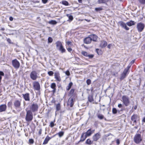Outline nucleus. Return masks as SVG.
<instances>
[{
  "instance_id": "f257e3e1",
  "label": "nucleus",
  "mask_w": 145,
  "mask_h": 145,
  "mask_svg": "<svg viewBox=\"0 0 145 145\" xmlns=\"http://www.w3.org/2000/svg\"><path fill=\"white\" fill-rule=\"evenodd\" d=\"M56 49L60 51L61 53H65L66 50L64 48L61 42L60 41H57L56 43Z\"/></svg>"
},
{
  "instance_id": "f03ea898",
  "label": "nucleus",
  "mask_w": 145,
  "mask_h": 145,
  "mask_svg": "<svg viewBox=\"0 0 145 145\" xmlns=\"http://www.w3.org/2000/svg\"><path fill=\"white\" fill-rule=\"evenodd\" d=\"M33 118V114L31 111L30 110H27L25 118L26 121L28 122H30L32 120Z\"/></svg>"
},
{
  "instance_id": "7ed1b4c3",
  "label": "nucleus",
  "mask_w": 145,
  "mask_h": 145,
  "mask_svg": "<svg viewBox=\"0 0 145 145\" xmlns=\"http://www.w3.org/2000/svg\"><path fill=\"white\" fill-rule=\"evenodd\" d=\"M134 141L136 144H140L142 140L141 135L139 134H136L134 137Z\"/></svg>"
},
{
  "instance_id": "20e7f679",
  "label": "nucleus",
  "mask_w": 145,
  "mask_h": 145,
  "mask_svg": "<svg viewBox=\"0 0 145 145\" xmlns=\"http://www.w3.org/2000/svg\"><path fill=\"white\" fill-rule=\"evenodd\" d=\"M39 74L35 71H33L30 74V78L33 80H36L39 77Z\"/></svg>"
},
{
  "instance_id": "39448f33",
  "label": "nucleus",
  "mask_w": 145,
  "mask_h": 145,
  "mask_svg": "<svg viewBox=\"0 0 145 145\" xmlns=\"http://www.w3.org/2000/svg\"><path fill=\"white\" fill-rule=\"evenodd\" d=\"M122 101L126 106H129L130 103L129 99L127 96L126 95H123L122 96Z\"/></svg>"
},
{
  "instance_id": "423d86ee",
  "label": "nucleus",
  "mask_w": 145,
  "mask_h": 145,
  "mask_svg": "<svg viewBox=\"0 0 145 145\" xmlns=\"http://www.w3.org/2000/svg\"><path fill=\"white\" fill-rule=\"evenodd\" d=\"M144 24L142 23L139 22L137 23V28L139 32H142L144 30Z\"/></svg>"
},
{
  "instance_id": "0eeeda50",
  "label": "nucleus",
  "mask_w": 145,
  "mask_h": 145,
  "mask_svg": "<svg viewBox=\"0 0 145 145\" xmlns=\"http://www.w3.org/2000/svg\"><path fill=\"white\" fill-rule=\"evenodd\" d=\"M34 89L37 91H39L40 89V85L39 82L37 81H34L33 83Z\"/></svg>"
},
{
  "instance_id": "6e6552de",
  "label": "nucleus",
  "mask_w": 145,
  "mask_h": 145,
  "mask_svg": "<svg viewBox=\"0 0 145 145\" xmlns=\"http://www.w3.org/2000/svg\"><path fill=\"white\" fill-rule=\"evenodd\" d=\"M12 64L14 67L16 69H18L20 66V63L17 59H14L12 60Z\"/></svg>"
},
{
  "instance_id": "1a4fd4ad",
  "label": "nucleus",
  "mask_w": 145,
  "mask_h": 145,
  "mask_svg": "<svg viewBox=\"0 0 145 145\" xmlns=\"http://www.w3.org/2000/svg\"><path fill=\"white\" fill-rule=\"evenodd\" d=\"M38 108V105L36 103H33L30 107V109L31 112H34L37 111Z\"/></svg>"
},
{
  "instance_id": "9d476101",
  "label": "nucleus",
  "mask_w": 145,
  "mask_h": 145,
  "mask_svg": "<svg viewBox=\"0 0 145 145\" xmlns=\"http://www.w3.org/2000/svg\"><path fill=\"white\" fill-rule=\"evenodd\" d=\"M137 117L138 116L137 114H134L131 116V120L133 121V125H134L135 124L136 125V124L137 123L136 120L137 119Z\"/></svg>"
},
{
  "instance_id": "9b49d317",
  "label": "nucleus",
  "mask_w": 145,
  "mask_h": 145,
  "mask_svg": "<svg viewBox=\"0 0 145 145\" xmlns=\"http://www.w3.org/2000/svg\"><path fill=\"white\" fill-rule=\"evenodd\" d=\"M14 104L16 108H19L20 106L21 101L19 100H16L14 101Z\"/></svg>"
},
{
  "instance_id": "f8f14e48",
  "label": "nucleus",
  "mask_w": 145,
  "mask_h": 145,
  "mask_svg": "<svg viewBox=\"0 0 145 145\" xmlns=\"http://www.w3.org/2000/svg\"><path fill=\"white\" fill-rule=\"evenodd\" d=\"M128 71V69H125L123 73L121 74V76L120 78L121 79H123L125 77L127 74Z\"/></svg>"
},
{
  "instance_id": "ddd939ff",
  "label": "nucleus",
  "mask_w": 145,
  "mask_h": 145,
  "mask_svg": "<svg viewBox=\"0 0 145 145\" xmlns=\"http://www.w3.org/2000/svg\"><path fill=\"white\" fill-rule=\"evenodd\" d=\"M23 97L25 101H29L30 100L29 94L27 93L25 94H23Z\"/></svg>"
},
{
  "instance_id": "4468645a",
  "label": "nucleus",
  "mask_w": 145,
  "mask_h": 145,
  "mask_svg": "<svg viewBox=\"0 0 145 145\" xmlns=\"http://www.w3.org/2000/svg\"><path fill=\"white\" fill-rule=\"evenodd\" d=\"M101 135L100 133H97L95 134L93 137V139L94 141H97L100 138Z\"/></svg>"
},
{
  "instance_id": "2eb2a0df",
  "label": "nucleus",
  "mask_w": 145,
  "mask_h": 145,
  "mask_svg": "<svg viewBox=\"0 0 145 145\" xmlns=\"http://www.w3.org/2000/svg\"><path fill=\"white\" fill-rule=\"evenodd\" d=\"M92 41L91 38L90 36L86 37L84 39V42L85 44H90Z\"/></svg>"
},
{
  "instance_id": "dca6fc26",
  "label": "nucleus",
  "mask_w": 145,
  "mask_h": 145,
  "mask_svg": "<svg viewBox=\"0 0 145 145\" xmlns=\"http://www.w3.org/2000/svg\"><path fill=\"white\" fill-rule=\"evenodd\" d=\"M74 102V99L72 98H70L68 102V105L72 107L73 105Z\"/></svg>"
},
{
  "instance_id": "f3484780",
  "label": "nucleus",
  "mask_w": 145,
  "mask_h": 145,
  "mask_svg": "<svg viewBox=\"0 0 145 145\" xmlns=\"http://www.w3.org/2000/svg\"><path fill=\"white\" fill-rule=\"evenodd\" d=\"M55 78L59 82H60L61 80L59 76V72H56L54 73Z\"/></svg>"
},
{
  "instance_id": "a211bd4d",
  "label": "nucleus",
  "mask_w": 145,
  "mask_h": 145,
  "mask_svg": "<svg viewBox=\"0 0 145 145\" xmlns=\"http://www.w3.org/2000/svg\"><path fill=\"white\" fill-rule=\"evenodd\" d=\"M94 131V130L91 131V129H90L86 132L84 133H85V135L87 137L91 135Z\"/></svg>"
},
{
  "instance_id": "6ab92c4d",
  "label": "nucleus",
  "mask_w": 145,
  "mask_h": 145,
  "mask_svg": "<svg viewBox=\"0 0 145 145\" xmlns=\"http://www.w3.org/2000/svg\"><path fill=\"white\" fill-rule=\"evenodd\" d=\"M7 107L6 105L5 104L0 105V112L5 111Z\"/></svg>"
},
{
  "instance_id": "aec40b11",
  "label": "nucleus",
  "mask_w": 145,
  "mask_h": 145,
  "mask_svg": "<svg viewBox=\"0 0 145 145\" xmlns=\"http://www.w3.org/2000/svg\"><path fill=\"white\" fill-rule=\"evenodd\" d=\"M51 88L53 89L52 91V92L54 93H55L56 91V85L55 83H53L51 84L50 86Z\"/></svg>"
},
{
  "instance_id": "412c9836",
  "label": "nucleus",
  "mask_w": 145,
  "mask_h": 145,
  "mask_svg": "<svg viewBox=\"0 0 145 145\" xmlns=\"http://www.w3.org/2000/svg\"><path fill=\"white\" fill-rule=\"evenodd\" d=\"M126 25V24L123 22H120V25L123 27L126 30H128L129 29V28L127 27Z\"/></svg>"
},
{
  "instance_id": "4be33fe9",
  "label": "nucleus",
  "mask_w": 145,
  "mask_h": 145,
  "mask_svg": "<svg viewBox=\"0 0 145 145\" xmlns=\"http://www.w3.org/2000/svg\"><path fill=\"white\" fill-rule=\"evenodd\" d=\"M91 39V40L94 41H96L97 40V37L95 35L93 34L90 35V36Z\"/></svg>"
},
{
  "instance_id": "5701e85b",
  "label": "nucleus",
  "mask_w": 145,
  "mask_h": 145,
  "mask_svg": "<svg viewBox=\"0 0 145 145\" xmlns=\"http://www.w3.org/2000/svg\"><path fill=\"white\" fill-rule=\"evenodd\" d=\"M107 45V42L105 41H101L100 44V46L102 48H103L106 46Z\"/></svg>"
},
{
  "instance_id": "b1692460",
  "label": "nucleus",
  "mask_w": 145,
  "mask_h": 145,
  "mask_svg": "<svg viewBox=\"0 0 145 145\" xmlns=\"http://www.w3.org/2000/svg\"><path fill=\"white\" fill-rule=\"evenodd\" d=\"M85 133H82L81 137V139L79 142L80 141H84L87 137L85 135Z\"/></svg>"
},
{
  "instance_id": "393cba45",
  "label": "nucleus",
  "mask_w": 145,
  "mask_h": 145,
  "mask_svg": "<svg viewBox=\"0 0 145 145\" xmlns=\"http://www.w3.org/2000/svg\"><path fill=\"white\" fill-rule=\"evenodd\" d=\"M51 138H50L48 136L46 137L45 138L43 143V144H46L48 143V141L51 139Z\"/></svg>"
},
{
  "instance_id": "a878e982",
  "label": "nucleus",
  "mask_w": 145,
  "mask_h": 145,
  "mask_svg": "<svg viewBox=\"0 0 145 145\" xmlns=\"http://www.w3.org/2000/svg\"><path fill=\"white\" fill-rule=\"evenodd\" d=\"M135 22L134 21H131L129 22H127L126 24L129 26H131L135 25Z\"/></svg>"
},
{
  "instance_id": "bb28decb",
  "label": "nucleus",
  "mask_w": 145,
  "mask_h": 145,
  "mask_svg": "<svg viewBox=\"0 0 145 145\" xmlns=\"http://www.w3.org/2000/svg\"><path fill=\"white\" fill-rule=\"evenodd\" d=\"M56 111H59L60 110L61 108L60 103H59L58 104H56Z\"/></svg>"
},
{
  "instance_id": "cd10ccee",
  "label": "nucleus",
  "mask_w": 145,
  "mask_h": 145,
  "mask_svg": "<svg viewBox=\"0 0 145 145\" xmlns=\"http://www.w3.org/2000/svg\"><path fill=\"white\" fill-rule=\"evenodd\" d=\"M73 83L71 82L69 83L68 86L66 88V90L67 91H69Z\"/></svg>"
},
{
  "instance_id": "c85d7f7f",
  "label": "nucleus",
  "mask_w": 145,
  "mask_h": 145,
  "mask_svg": "<svg viewBox=\"0 0 145 145\" xmlns=\"http://www.w3.org/2000/svg\"><path fill=\"white\" fill-rule=\"evenodd\" d=\"M64 133V131H61L57 133V134L58 135L59 138H61L63 136Z\"/></svg>"
},
{
  "instance_id": "c756f323",
  "label": "nucleus",
  "mask_w": 145,
  "mask_h": 145,
  "mask_svg": "<svg viewBox=\"0 0 145 145\" xmlns=\"http://www.w3.org/2000/svg\"><path fill=\"white\" fill-rule=\"evenodd\" d=\"M108 1L109 0H98V2L99 4L105 3Z\"/></svg>"
},
{
  "instance_id": "7c9ffc66",
  "label": "nucleus",
  "mask_w": 145,
  "mask_h": 145,
  "mask_svg": "<svg viewBox=\"0 0 145 145\" xmlns=\"http://www.w3.org/2000/svg\"><path fill=\"white\" fill-rule=\"evenodd\" d=\"M88 101L90 102H92L94 101L93 96L92 95H89L88 97Z\"/></svg>"
},
{
  "instance_id": "2f4dec72",
  "label": "nucleus",
  "mask_w": 145,
  "mask_h": 145,
  "mask_svg": "<svg viewBox=\"0 0 145 145\" xmlns=\"http://www.w3.org/2000/svg\"><path fill=\"white\" fill-rule=\"evenodd\" d=\"M49 24H52V25H55L57 23V22L54 20H52L49 22Z\"/></svg>"
},
{
  "instance_id": "473e14b6",
  "label": "nucleus",
  "mask_w": 145,
  "mask_h": 145,
  "mask_svg": "<svg viewBox=\"0 0 145 145\" xmlns=\"http://www.w3.org/2000/svg\"><path fill=\"white\" fill-rule=\"evenodd\" d=\"M97 117L100 120H102L104 118L103 115L101 114H98L97 115Z\"/></svg>"
},
{
  "instance_id": "72a5a7b5",
  "label": "nucleus",
  "mask_w": 145,
  "mask_h": 145,
  "mask_svg": "<svg viewBox=\"0 0 145 145\" xmlns=\"http://www.w3.org/2000/svg\"><path fill=\"white\" fill-rule=\"evenodd\" d=\"M93 142H92L89 138L86 141V143L88 144H91Z\"/></svg>"
},
{
  "instance_id": "f704fd0d",
  "label": "nucleus",
  "mask_w": 145,
  "mask_h": 145,
  "mask_svg": "<svg viewBox=\"0 0 145 145\" xmlns=\"http://www.w3.org/2000/svg\"><path fill=\"white\" fill-rule=\"evenodd\" d=\"M74 89H72L69 92V95L70 96H72L73 95L74 93Z\"/></svg>"
},
{
  "instance_id": "c9c22d12",
  "label": "nucleus",
  "mask_w": 145,
  "mask_h": 145,
  "mask_svg": "<svg viewBox=\"0 0 145 145\" xmlns=\"http://www.w3.org/2000/svg\"><path fill=\"white\" fill-rule=\"evenodd\" d=\"M110 135H112L110 133H109V134H107L104 135L103 137V140H104L105 139H106L107 137L109 136Z\"/></svg>"
},
{
  "instance_id": "e433bc0d",
  "label": "nucleus",
  "mask_w": 145,
  "mask_h": 145,
  "mask_svg": "<svg viewBox=\"0 0 145 145\" xmlns=\"http://www.w3.org/2000/svg\"><path fill=\"white\" fill-rule=\"evenodd\" d=\"M66 16L68 17L69 19L70 20L72 21L73 20V17L72 15H70L69 14H67Z\"/></svg>"
},
{
  "instance_id": "4c0bfd02",
  "label": "nucleus",
  "mask_w": 145,
  "mask_h": 145,
  "mask_svg": "<svg viewBox=\"0 0 145 145\" xmlns=\"http://www.w3.org/2000/svg\"><path fill=\"white\" fill-rule=\"evenodd\" d=\"M82 54L84 56L87 57L88 53L85 51H82L81 52Z\"/></svg>"
},
{
  "instance_id": "58836bf2",
  "label": "nucleus",
  "mask_w": 145,
  "mask_h": 145,
  "mask_svg": "<svg viewBox=\"0 0 145 145\" xmlns=\"http://www.w3.org/2000/svg\"><path fill=\"white\" fill-rule=\"evenodd\" d=\"M62 3L63 5L66 6H67L69 5V3L68 2L66 1H63L62 2Z\"/></svg>"
},
{
  "instance_id": "ea45409f",
  "label": "nucleus",
  "mask_w": 145,
  "mask_h": 145,
  "mask_svg": "<svg viewBox=\"0 0 145 145\" xmlns=\"http://www.w3.org/2000/svg\"><path fill=\"white\" fill-rule=\"evenodd\" d=\"M117 110L116 108H113L112 109V112L113 114H116L117 113Z\"/></svg>"
},
{
  "instance_id": "a19ab883",
  "label": "nucleus",
  "mask_w": 145,
  "mask_h": 145,
  "mask_svg": "<svg viewBox=\"0 0 145 145\" xmlns=\"http://www.w3.org/2000/svg\"><path fill=\"white\" fill-rule=\"evenodd\" d=\"M138 1L139 3L141 4H145V0H138Z\"/></svg>"
},
{
  "instance_id": "79ce46f5",
  "label": "nucleus",
  "mask_w": 145,
  "mask_h": 145,
  "mask_svg": "<svg viewBox=\"0 0 145 145\" xmlns=\"http://www.w3.org/2000/svg\"><path fill=\"white\" fill-rule=\"evenodd\" d=\"M86 82L87 85H89L91 84V81L90 79H88L87 80Z\"/></svg>"
},
{
  "instance_id": "37998d69",
  "label": "nucleus",
  "mask_w": 145,
  "mask_h": 145,
  "mask_svg": "<svg viewBox=\"0 0 145 145\" xmlns=\"http://www.w3.org/2000/svg\"><path fill=\"white\" fill-rule=\"evenodd\" d=\"M53 41V39L51 37H49L48 39V43H51Z\"/></svg>"
},
{
  "instance_id": "c03bdc74",
  "label": "nucleus",
  "mask_w": 145,
  "mask_h": 145,
  "mask_svg": "<svg viewBox=\"0 0 145 145\" xmlns=\"http://www.w3.org/2000/svg\"><path fill=\"white\" fill-rule=\"evenodd\" d=\"M48 73L50 76H53L54 73L52 71H48Z\"/></svg>"
},
{
  "instance_id": "a18cd8bd",
  "label": "nucleus",
  "mask_w": 145,
  "mask_h": 145,
  "mask_svg": "<svg viewBox=\"0 0 145 145\" xmlns=\"http://www.w3.org/2000/svg\"><path fill=\"white\" fill-rule=\"evenodd\" d=\"M94 55L93 54H88V56L89 59H92L94 57Z\"/></svg>"
},
{
  "instance_id": "49530a36",
  "label": "nucleus",
  "mask_w": 145,
  "mask_h": 145,
  "mask_svg": "<svg viewBox=\"0 0 145 145\" xmlns=\"http://www.w3.org/2000/svg\"><path fill=\"white\" fill-rule=\"evenodd\" d=\"M4 72L1 71H0V78L2 79L1 76H4Z\"/></svg>"
},
{
  "instance_id": "de8ad7c7",
  "label": "nucleus",
  "mask_w": 145,
  "mask_h": 145,
  "mask_svg": "<svg viewBox=\"0 0 145 145\" xmlns=\"http://www.w3.org/2000/svg\"><path fill=\"white\" fill-rule=\"evenodd\" d=\"M29 142L30 144H33L34 143V140L32 139H30L29 140Z\"/></svg>"
},
{
  "instance_id": "09e8293b",
  "label": "nucleus",
  "mask_w": 145,
  "mask_h": 145,
  "mask_svg": "<svg viewBox=\"0 0 145 145\" xmlns=\"http://www.w3.org/2000/svg\"><path fill=\"white\" fill-rule=\"evenodd\" d=\"M102 10V8H95V10L96 11H98L101 10Z\"/></svg>"
},
{
  "instance_id": "8fccbe9b",
  "label": "nucleus",
  "mask_w": 145,
  "mask_h": 145,
  "mask_svg": "<svg viewBox=\"0 0 145 145\" xmlns=\"http://www.w3.org/2000/svg\"><path fill=\"white\" fill-rule=\"evenodd\" d=\"M54 124L53 122L52 121L50 122V126L51 127H53L54 126Z\"/></svg>"
},
{
  "instance_id": "3c124183",
  "label": "nucleus",
  "mask_w": 145,
  "mask_h": 145,
  "mask_svg": "<svg viewBox=\"0 0 145 145\" xmlns=\"http://www.w3.org/2000/svg\"><path fill=\"white\" fill-rule=\"evenodd\" d=\"M66 43L69 46H70V45H71L72 44V42L71 41H69L66 42Z\"/></svg>"
},
{
  "instance_id": "603ef678",
  "label": "nucleus",
  "mask_w": 145,
  "mask_h": 145,
  "mask_svg": "<svg viewBox=\"0 0 145 145\" xmlns=\"http://www.w3.org/2000/svg\"><path fill=\"white\" fill-rule=\"evenodd\" d=\"M65 74L66 75H67L68 76H69L70 75V73L69 71L68 70L67 71L65 72Z\"/></svg>"
},
{
  "instance_id": "864d4df0",
  "label": "nucleus",
  "mask_w": 145,
  "mask_h": 145,
  "mask_svg": "<svg viewBox=\"0 0 145 145\" xmlns=\"http://www.w3.org/2000/svg\"><path fill=\"white\" fill-rule=\"evenodd\" d=\"M7 41L9 44H12V43L11 42V40L9 39L8 38L7 39Z\"/></svg>"
},
{
  "instance_id": "5fc2aeb1",
  "label": "nucleus",
  "mask_w": 145,
  "mask_h": 145,
  "mask_svg": "<svg viewBox=\"0 0 145 145\" xmlns=\"http://www.w3.org/2000/svg\"><path fill=\"white\" fill-rule=\"evenodd\" d=\"M67 49L68 51L70 52H71V51H72V49L71 48H67Z\"/></svg>"
},
{
  "instance_id": "6e6d98bb",
  "label": "nucleus",
  "mask_w": 145,
  "mask_h": 145,
  "mask_svg": "<svg viewBox=\"0 0 145 145\" xmlns=\"http://www.w3.org/2000/svg\"><path fill=\"white\" fill-rule=\"evenodd\" d=\"M135 60V59H134V60H132L131 62V63H130L129 64L130 65H132V64H133L134 63Z\"/></svg>"
},
{
  "instance_id": "4d7b16f0",
  "label": "nucleus",
  "mask_w": 145,
  "mask_h": 145,
  "mask_svg": "<svg viewBox=\"0 0 145 145\" xmlns=\"http://www.w3.org/2000/svg\"><path fill=\"white\" fill-rule=\"evenodd\" d=\"M42 1L44 3H46L47 2L48 0H42Z\"/></svg>"
},
{
  "instance_id": "13d9d810",
  "label": "nucleus",
  "mask_w": 145,
  "mask_h": 145,
  "mask_svg": "<svg viewBox=\"0 0 145 145\" xmlns=\"http://www.w3.org/2000/svg\"><path fill=\"white\" fill-rule=\"evenodd\" d=\"M118 107L120 108H121L122 106V105L121 104H120L118 105Z\"/></svg>"
},
{
  "instance_id": "bf43d9fd",
  "label": "nucleus",
  "mask_w": 145,
  "mask_h": 145,
  "mask_svg": "<svg viewBox=\"0 0 145 145\" xmlns=\"http://www.w3.org/2000/svg\"><path fill=\"white\" fill-rule=\"evenodd\" d=\"M116 143H117V144H120V140L119 139H117L116 140Z\"/></svg>"
},
{
  "instance_id": "052dcab7",
  "label": "nucleus",
  "mask_w": 145,
  "mask_h": 145,
  "mask_svg": "<svg viewBox=\"0 0 145 145\" xmlns=\"http://www.w3.org/2000/svg\"><path fill=\"white\" fill-rule=\"evenodd\" d=\"M42 129H40L39 131V134L40 135H41L42 133Z\"/></svg>"
},
{
  "instance_id": "680f3d73",
  "label": "nucleus",
  "mask_w": 145,
  "mask_h": 145,
  "mask_svg": "<svg viewBox=\"0 0 145 145\" xmlns=\"http://www.w3.org/2000/svg\"><path fill=\"white\" fill-rule=\"evenodd\" d=\"M142 121L143 122L145 123V117L143 118L142 120Z\"/></svg>"
},
{
  "instance_id": "e2e57ef3",
  "label": "nucleus",
  "mask_w": 145,
  "mask_h": 145,
  "mask_svg": "<svg viewBox=\"0 0 145 145\" xmlns=\"http://www.w3.org/2000/svg\"><path fill=\"white\" fill-rule=\"evenodd\" d=\"M13 18L12 17H10L9 18V20L10 21H13Z\"/></svg>"
},
{
  "instance_id": "0e129e2a",
  "label": "nucleus",
  "mask_w": 145,
  "mask_h": 145,
  "mask_svg": "<svg viewBox=\"0 0 145 145\" xmlns=\"http://www.w3.org/2000/svg\"><path fill=\"white\" fill-rule=\"evenodd\" d=\"M137 105H136L135 106V107H134V109L135 110H136V109H137Z\"/></svg>"
},
{
  "instance_id": "69168bd1",
  "label": "nucleus",
  "mask_w": 145,
  "mask_h": 145,
  "mask_svg": "<svg viewBox=\"0 0 145 145\" xmlns=\"http://www.w3.org/2000/svg\"><path fill=\"white\" fill-rule=\"evenodd\" d=\"M110 44H109V45H108L107 46V47L108 48H110Z\"/></svg>"
},
{
  "instance_id": "338daca9",
  "label": "nucleus",
  "mask_w": 145,
  "mask_h": 145,
  "mask_svg": "<svg viewBox=\"0 0 145 145\" xmlns=\"http://www.w3.org/2000/svg\"><path fill=\"white\" fill-rule=\"evenodd\" d=\"M57 135V134H55V135H53L51 138H52L53 137H54L56 135Z\"/></svg>"
},
{
  "instance_id": "774afa93",
  "label": "nucleus",
  "mask_w": 145,
  "mask_h": 145,
  "mask_svg": "<svg viewBox=\"0 0 145 145\" xmlns=\"http://www.w3.org/2000/svg\"><path fill=\"white\" fill-rule=\"evenodd\" d=\"M78 2L79 3H82V0H78Z\"/></svg>"
}]
</instances>
